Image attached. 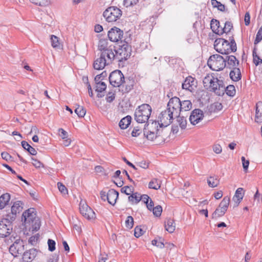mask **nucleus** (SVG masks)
I'll return each mask as SVG.
<instances>
[{
    "label": "nucleus",
    "instance_id": "nucleus-11",
    "mask_svg": "<svg viewBox=\"0 0 262 262\" xmlns=\"http://www.w3.org/2000/svg\"><path fill=\"white\" fill-rule=\"evenodd\" d=\"M110 84L114 87H119L125 83V78L121 71L116 70L111 73L109 76Z\"/></svg>",
    "mask_w": 262,
    "mask_h": 262
},
{
    "label": "nucleus",
    "instance_id": "nucleus-37",
    "mask_svg": "<svg viewBox=\"0 0 262 262\" xmlns=\"http://www.w3.org/2000/svg\"><path fill=\"white\" fill-rule=\"evenodd\" d=\"M256 50V47L255 46L253 50V57L254 63L256 66H258V64L262 63V59L257 54Z\"/></svg>",
    "mask_w": 262,
    "mask_h": 262
},
{
    "label": "nucleus",
    "instance_id": "nucleus-42",
    "mask_svg": "<svg viewBox=\"0 0 262 262\" xmlns=\"http://www.w3.org/2000/svg\"><path fill=\"white\" fill-rule=\"evenodd\" d=\"M211 3L212 5L214 8H217V9L221 11H225V6L221 3V2H218L216 0H211Z\"/></svg>",
    "mask_w": 262,
    "mask_h": 262
},
{
    "label": "nucleus",
    "instance_id": "nucleus-7",
    "mask_svg": "<svg viewBox=\"0 0 262 262\" xmlns=\"http://www.w3.org/2000/svg\"><path fill=\"white\" fill-rule=\"evenodd\" d=\"M226 59L219 54L210 56L207 61L208 67L212 70L219 71L222 70L226 66Z\"/></svg>",
    "mask_w": 262,
    "mask_h": 262
},
{
    "label": "nucleus",
    "instance_id": "nucleus-60",
    "mask_svg": "<svg viewBox=\"0 0 262 262\" xmlns=\"http://www.w3.org/2000/svg\"><path fill=\"white\" fill-rule=\"evenodd\" d=\"M141 133V130L138 127L134 128L132 132V136L133 137H137Z\"/></svg>",
    "mask_w": 262,
    "mask_h": 262
},
{
    "label": "nucleus",
    "instance_id": "nucleus-41",
    "mask_svg": "<svg viewBox=\"0 0 262 262\" xmlns=\"http://www.w3.org/2000/svg\"><path fill=\"white\" fill-rule=\"evenodd\" d=\"M226 210H222L221 208H216V210L212 213V218L217 219L219 217L222 216L226 212Z\"/></svg>",
    "mask_w": 262,
    "mask_h": 262
},
{
    "label": "nucleus",
    "instance_id": "nucleus-64",
    "mask_svg": "<svg viewBox=\"0 0 262 262\" xmlns=\"http://www.w3.org/2000/svg\"><path fill=\"white\" fill-rule=\"evenodd\" d=\"M2 158L7 161H8L12 158L7 152H2L1 154Z\"/></svg>",
    "mask_w": 262,
    "mask_h": 262
},
{
    "label": "nucleus",
    "instance_id": "nucleus-28",
    "mask_svg": "<svg viewBox=\"0 0 262 262\" xmlns=\"http://www.w3.org/2000/svg\"><path fill=\"white\" fill-rule=\"evenodd\" d=\"M180 113L183 112H186L190 110L192 108V103L190 100H186L181 101L180 100Z\"/></svg>",
    "mask_w": 262,
    "mask_h": 262
},
{
    "label": "nucleus",
    "instance_id": "nucleus-29",
    "mask_svg": "<svg viewBox=\"0 0 262 262\" xmlns=\"http://www.w3.org/2000/svg\"><path fill=\"white\" fill-rule=\"evenodd\" d=\"M10 200V195L9 193H6L3 194L0 196V209L4 207L8 204Z\"/></svg>",
    "mask_w": 262,
    "mask_h": 262
},
{
    "label": "nucleus",
    "instance_id": "nucleus-23",
    "mask_svg": "<svg viewBox=\"0 0 262 262\" xmlns=\"http://www.w3.org/2000/svg\"><path fill=\"white\" fill-rule=\"evenodd\" d=\"M110 64L106 59L100 55V57L94 61L93 67L95 70H100L104 69L106 66Z\"/></svg>",
    "mask_w": 262,
    "mask_h": 262
},
{
    "label": "nucleus",
    "instance_id": "nucleus-10",
    "mask_svg": "<svg viewBox=\"0 0 262 262\" xmlns=\"http://www.w3.org/2000/svg\"><path fill=\"white\" fill-rule=\"evenodd\" d=\"M13 221L7 216L0 221V237H5L10 234L12 231Z\"/></svg>",
    "mask_w": 262,
    "mask_h": 262
},
{
    "label": "nucleus",
    "instance_id": "nucleus-19",
    "mask_svg": "<svg viewBox=\"0 0 262 262\" xmlns=\"http://www.w3.org/2000/svg\"><path fill=\"white\" fill-rule=\"evenodd\" d=\"M23 209L22 203L20 201H16L14 203L11 207V213L7 215L11 221H14L16 218V215L21 211Z\"/></svg>",
    "mask_w": 262,
    "mask_h": 262
},
{
    "label": "nucleus",
    "instance_id": "nucleus-35",
    "mask_svg": "<svg viewBox=\"0 0 262 262\" xmlns=\"http://www.w3.org/2000/svg\"><path fill=\"white\" fill-rule=\"evenodd\" d=\"M230 198L228 196H225L219 205V208L227 211L230 203Z\"/></svg>",
    "mask_w": 262,
    "mask_h": 262
},
{
    "label": "nucleus",
    "instance_id": "nucleus-21",
    "mask_svg": "<svg viewBox=\"0 0 262 262\" xmlns=\"http://www.w3.org/2000/svg\"><path fill=\"white\" fill-rule=\"evenodd\" d=\"M99 54L105 58L106 61L110 64L113 63V62L116 60L115 49H113L112 50H108L106 51V52H101V53H99Z\"/></svg>",
    "mask_w": 262,
    "mask_h": 262
},
{
    "label": "nucleus",
    "instance_id": "nucleus-31",
    "mask_svg": "<svg viewBox=\"0 0 262 262\" xmlns=\"http://www.w3.org/2000/svg\"><path fill=\"white\" fill-rule=\"evenodd\" d=\"M165 229L169 233H173L175 230V225L173 220L168 219L165 223Z\"/></svg>",
    "mask_w": 262,
    "mask_h": 262
},
{
    "label": "nucleus",
    "instance_id": "nucleus-48",
    "mask_svg": "<svg viewBox=\"0 0 262 262\" xmlns=\"http://www.w3.org/2000/svg\"><path fill=\"white\" fill-rule=\"evenodd\" d=\"M134 219L132 216H128L125 221V226L127 228L130 229L134 226Z\"/></svg>",
    "mask_w": 262,
    "mask_h": 262
},
{
    "label": "nucleus",
    "instance_id": "nucleus-16",
    "mask_svg": "<svg viewBox=\"0 0 262 262\" xmlns=\"http://www.w3.org/2000/svg\"><path fill=\"white\" fill-rule=\"evenodd\" d=\"M197 86V81L191 76L187 77L182 83V88L191 92H193Z\"/></svg>",
    "mask_w": 262,
    "mask_h": 262
},
{
    "label": "nucleus",
    "instance_id": "nucleus-27",
    "mask_svg": "<svg viewBox=\"0 0 262 262\" xmlns=\"http://www.w3.org/2000/svg\"><path fill=\"white\" fill-rule=\"evenodd\" d=\"M230 72V77L234 81H237L241 79V73L239 68H232Z\"/></svg>",
    "mask_w": 262,
    "mask_h": 262
},
{
    "label": "nucleus",
    "instance_id": "nucleus-8",
    "mask_svg": "<svg viewBox=\"0 0 262 262\" xmlns=\"http://www.w3.org/2000/svg\"><path fill=\"white\" fill-rule=\"evenodd\" d=\"M122 15V11L118 7L111 6L107 8L103 13V16L108 23L117 21Z\"/></svg>",
    "mask_w": 262,
    "mask_h": 262
},
{
    "label": "nucleus",
    "instance_id": "nucleus-59",
    "mask_svg": "<svg viewBox=\"0 0 262 262\" xmlns=\"http://www.w3.org/2000/svg\"><path fill=\"white\" fill-rule=\"evenodd\" d=\"M152 244L160 248H163L164 247V245L162 242L158 241L156 239L152 241Z\"/></svg>",
    "mask_w": 262,
    "mask_h": 262
},
{
    "label": "nucleus",
    "instance_id": "nucleus-17",
    "mask_svg": "<svg viewBox=\"0 0 262 262\" xmlns=\"http://www.w3.org/2000/svg\"><path fill=\"white\" fill-rule=\"evenodd\" d=\"M204 117V114L200 109H195L191 113L189 117L190 123L193 125H195L200 122Z\"/></svg>",
    "mask_w": 262,
    "mask_h": 262
},
{
    "label": "nucleus",
    "instance_id": "nucleus-25",
    "mask_svg": "<svg viewBox=\"0 0 262 262\" xmlns=\"http://www.w3.org/2000/svg\"><path fill=\"white\" fill-rule=\"evenodd\" d=\"M255 120L257 123H262V102L256 103Z\"/></svg>",
    "mask_w": 262,
    "mask_h": 262
},
{
    "label": "nucleus",
    "instance_id": "nucleus-51",
    "mask_svg": "<svg viewBox=\"0 0 262 262\" xmlns=\"http://www.w3.org/2000/svg\"><path fill=\"white\" fill-rule=\"evenodd\" d=\"M144 231L141 227L137 226L134 230V235L136 237H139L144 234Z\"/></svg>",
    "mask_w": 262,
    "mask_h": 262
},
{
    "label": "nucleus",
    "instance_id": "nucleus-18",
    "mask_svg": "<svg viewBox=\"0 0 262 262\" xmlns=\"http://www.w3.org/2000/svg\"><path fill=\"white\" fill-rule=\"evenodd\" d=\"M113 49H115V46L112 44H110L107 39H101L99 41L98 45V50L99 51V53L106 52V51L108 50H112Z\"/></svg>",
    "mask_w": 262,
    "mask_h": 262
},
{
    "label": "nucleus",
    "instance_id": "nucleus-40",
    "mask_svg": "<svg viewBox=\"0 0 262 262\" xmlns=\"http://www.w3.org/2000/svg\"><path fill=\"white\" fill-rule=\"evenodd\" d=\"M75 112L79 117H83L85 115L86 110L83 106L78 105L75 110Z\"/></svg>",
    "mask_w": 262,
    "mask_h": 262
},
{
    "label": "nucleus",
    "instance_id": "nucleus-47",
    "mask_svg": "<svg viewBox=\"0 0 262 262\" xmlns=\"http://www.w3.org/2000/svg\"><path fill=\"white\" fill-rule=\"evenodd\" d=\"M106 89V84L104 82H102L96 84V91L101 93Z\"/></svg>",
    "mask_w": 262,
    "mask_h": 262
},
{
    "label": "nucleus",
    "instance_id": "nucleus-14",
    "mask_svg": "<svg viewBox=\"0 0 262 262\" xmlns=\"http://www.w3.org/2000/svg\"><path fill=\"white\" fill-rule=\"evenodd\" d=\"M174 117V115H171L170 112L168 110L162 111L159 116V120L158 121L159 123V127H166L169 125Z\"/></svg>",
    "mask_w": 262,
    "mask_h": 262
},
{
    "label": "nucleus",
    "instance_id": "nucleus-52",
    "mask_svg": "<svg viewBox=\"0 0 262 262\" xmlns=\"http://www.w3.org/2000/svg\"><path fill=\"white\" fill-rule=\"evenodd\" d=\"M57 187L59 190L63 194H68V189L66 187V186L63 185L61 182L57 183Z\"/></svg>",
    "mask_w": 262,
    "mask_h": 262
},
{
    "label": "nucleus",
    "instance_id": "nucleus-45",
    "mask_svg": "<svg viewBox=\"0 0 262 262\" xmlns=\"http://www.w3.org/2000/svg\"><path fill=\"white\" fill-rule=\"evenodd\" d=\"M177 121L179 122V124L182 129H185L187 125V121L184 117H180L179 115Z\"/></svg>",
    "mask_w": 262,
    "mask_h": 262
},
{
    "label": "nucleus",
    "instance_id": "nucleus-54",
    "mask_svg": "<svg viewBox=\"0 0 262 262\" xmlns=\"http://www.w3.org/2000/svg\"><path fill=\"white\" fill-rule=\"evenodd\" d=\"M115 93L113 92H109L106 97V100L107 102H112L115 98Z\"/></svg>",
    "mask_w": 262,
    "mask_h": 262
},
{
    "label": "nucleus",
    "instance_id": "nucleus-36",
    "mask_svg": "<svg viewBox=\"0 0 262 262\" xmlns=\"http://www.w3.org/2000/svg\"><path fill=\"white\" fill-rule=\"evenodd\" d=\"M161 186L160 184L159 183L157 179H152L149 183L148 187L150 189H153L158 190L160 189Z\"/></svg>",
    "mask_w": 262,
    "mask_h": 262
},
{
    "label": "nucleus",
    "instance_id": "nucleus-55",
    "mask_svg": "<svg viewBox=\"0 0 262 262\" xmlns=\"http://www.w3.org/2000/svg\"><path fill=\"white\" fill-rule=\"evenodd\" d=\"M212 108L214 110L215 112H218L222 110L223 105L220 102H216L214 103L212 105Z\"/></svg>",
    "mask_w": 262,
    "mask_h": 262
},
{
    "label": "nucleus",
    "instance_id": "nucleus-26",
    "mask_svg": "<svg viewBox=\"0 0 262 262\" xmlns=\"http://www.w3.org/2000/svg\"><path fill=\"white\" fill-rule=\"evenodd\" d=\"M225 59H226L227 62L228 67L230 69L237 68L239 64L238 60L234 56H228Z\"/></svg>",
    "mask_w": 262,
    "mask_h": 262
},
{
    "label": "nucleus",
    "instance_id": "nucleus-4",
    "mask_svg": "<svg viewBox=\"0 0 262 262\" xmlns=\"http://www.w3.org/2000/svg\"><path fill=\"white\" fill-rule=\"evenodd\" d=\"M159 123L156 121L149 122L143 129L144 136L148 140L154 141L162 137V129L159 126Z\"/></svg>",
    "mask_w": 262,
    "mask_h": 262
},
{
    "label": "nucleus",
    "instance_id": "nucleus-32",
    "mask_svg": "<svg viewBox=\"0 0 262 262\" xmlns=\"http://www.w3.org/2000/svg\"><path fill=\"white\" fill-rule=\"evenodd\" d=\"M210 27L213 32L221 35V29H220V22L216 19H212L211 20Z\"/></svg>",
    "mask_w": 262,
    "mask_h": 262
},
{
    "label": "nucleus",
    "instance_id": "nucleus-50",
    "mask_svg": "<svg viewBox=\"0 0 262 262\" xmlns=\"http://www.w3.org/2000/svg\"><path fill=\"white\" fill-rule=\"evenodd\" d=\"M153 211L154 214L158 217L161 215V213L162 212V208L160 205H158L154 208L152 210Z\"/></svg>",
    "mask_w": 262,
    "mask_h": 262
},
{
    "label": "nucleus",
    "instance_id": "nucleus-5",
    "mask_svg": "<svg viewBox=\"0 0 262 262\" xmlns=\"http://www.w3.org/2000/svg\"><path fill=\"white\" fill-rule=\"evenodd\" d=\"M152 109L148 104H143L136 108L134 117L135 120L140 123L146 122L151 115Z\"/></svg>",
    "mask_w": 262,
    "mask_h": 262
},
{
    "label": "nucleus",
    "instance_id": "nucleus-44",
    "mask_svg": "<svg viewBox=\"0 0 262 262\" xmlns=\"http://www.w3.org/2000/svg\"><path fill=\"white\" fill-rule=\"evenodd\" d=\"M51 45L54 48H58L59 47V42L58 38L54 35L51 36Z\"/></svg>",
    "mask_w": 262,
    "mask_h": 262
},
{
    "label": "nucleus",
    "instance_id": "nucleus-24",
    "mask_svg": "<svg viewBox=\"0 0 262 262\" xmlns=\"http://www.w3.org/2000/svg\"><path fill=\"white\" fill-rule=\"evenodd\" d=\"M119 192L113 189H110L107 192V201L112 205H114L118 198Z\"/></svg>",
    "mask_w": 262,
    "mask_h": 262
},
{
    "label": "nucleus",
    "instance_id": "nucleus-33",
    "mask_svg": "<svg viewBox=\"0 0 262 262\" xmlns=\"http://www.w3.org/2000/svg\"><path fill=\"white\" fill-rule=\"evenodd\" d=\"M141 194L138 192H134L128 196V201L132 202L133 204H138L140 201H141Z\"/></svg>",
    "mask_w": 262,
    "mask_h": 262
},
{
    "label": "nucleus",
    "instance_id": "nucleus-49",
    "mask_svg": "<svg viewBox=\"0 0 262 262\" xmlns=\"http://www.w3.org/2000/svg\"><path fill=\"white\" fill-rule=\"evenodd\" d=\"M262 40V26L260 27V28L259 29L256 35V38L254 40V45H256L257 43H258L260 41Z\"/></svg>",
    "mask_w": 262,
    "mask_h": 262
},
{
    "label": "nucleus",
    "instance_id": "nucleus-62",
    "mask_svg": "<svg viewBox=\"0 0 262 262\" xmlns=\"http://www.w3.org/2000/svg\"><path fill=\"white\" fill-rule=\"evenodd\" d=\"M137 164L138 166L144 169H147L149 166V163L144 160L138 162Z\"/></svg>",
    "mask_w": 262,
    "mask_h": 262
},
{
    "label": "nucleus",
    "instance_id": "nucleus-58",
    "mask_svg": "<svg viewBox=\"0 0 262 262\" xmlns=\"http://www.w3.org/2000/svg\"><path fill=\"white\" fill-rule=\"evenodd\" d=\"M241 160L242 161L243 167L244 171H246L249 167V160H246L244 157H242L241 158Z\"/></svg>",
    "mask_w": 262,
    "mask_h": 262
},
{
    "label": "nucleus",
    "instance_id": "nucleus-53",
    "mask_svg": "<svg viewBox=\"0 0 262 262\" xmlns=\"http://www.w3.org/2000/svg\"><path fill=\"white\" fill-rule=\"evenodd\" d=\"M39 237V234L38 233L32 236L29 239V243H30L32 245H35L37 243Z\"/></svg>",
    "mask_w": 262,
    "mask_h": 262
},
{
    "label": "nucleus",
    "instance_id": "nucleus-6",
    "mask_svg": "<svg viewBox=\"0 0 262 262\" xmlns=\"http://www.w3.org/2000/svg\"><path fill=\"white\" fill-rule=\"evenodd\" d=\"M10 239L14 242L9 247V252L14 257H17L24 251L25 242L14 234L11 236Z\"/></svg>",
    "mask_w": 262,
    "mask_h": 262
},
{
    "label": "nucleus",
    "instance_id": "nucleus-61",
    "mask_svg": "<svg viewBox=\"0 0 262 262\" xmlns=\"http://www.w3.org/2000/svg\"><path fill=\"white\" fill-rule=\"evenodd\" d=\"M213 150L217 154H221L222 151V148L220 144H215L213 146Z\"/></svg>",
    "mask_w": 262,
    "mask_h": 262
},
{
    "label": "nucleus",
    "instance_id": "nucleus-56",
    "mask_svg": "<svg viewBox=\"0 0 262 262\" xmlns=\"http://www.w3.org/2000/svg\"><path fill=\"white\" fill-rule=\"evenodd\" d=\"M49 250L52 252L55 249V242L54 241L49 239L48 241Z\"/></svg>",
    "mask_w": 262,
    "mask_h": 262
},
{
    "label": "nucleus",
    "instance_id": "nucleus-2",
    "mask_svg": "<svg viewBox=\"0 0 262 262\" xmlns=\"http://www.w3.org/2000/svg\"><path fill=\"white\" fill-rule=\"evenodd\" d=\"M22 220L24 221L25 226L29 227L32 231H36L40 229V221L33 208H30L23 213Z\"/></svg>",
    "mask_w": 262,
    "mask_h": 262
},
{
    "label": "nucleus",
    "instance_id": "nucleus-12",
    "mask_svg": "<svg viewBox=\"0 0 262 262\" xmlns=\"http://www.w3.org/2000/svg\"><path fill=\"white\" fill-rule=\"evenodd\" d=\"M79 211L82 216L88 220H93L96 218L95 212L84 201H81L79 203Z\"/></svg>",
    "mask_w": 262,
    "mask_h": 262
},
{
    "label": "nucleus",
    "instance_id": "nucleus-39",
    "mask_svg": "<svg viewBox=\"0 0 262 262\" xmlns=\"http://www.w3.org/2000/svg\"><path fill=\"white\" fill-rule=\"evenodd\" d=\"M226 94L230 97H233L235 95L236 90L235 86L233 85H229L225 88V91Z\"/></svg>",
    "mask_w": 262,
    "mask_h": 262
},
{
    "label": "nucleus",
    "instance_id": "nucleus-22",
    "mask_svg": "<svg viewBox=\"0 0 262 262\" xmlns=\"http://www.w3.org/2000/svg\"><path fill=\"white\" fill-rule=\"evenodd\" d=\"M243 191V189L242 188H238L236 190L235 194L232 198L233 208L237 207L243 200L244 196Z\"/></svg>",
    "mask_w": 262,
    "mask_h": 262
},
{
    "label": "nucleus",
    "instance_id": "nucleus-34",
    "mask_svg": "<svg viewBox=\"0 0 262 262\" xmlns=\"http://www.w3.org/2000/svg\"><path fill=\"white\" fill-rule=\"evenodd\" d=\"M207 183L210 187H215L219 185L220 181L217 176H210L207 179Z\"/></svg>",
    "mask_w": 262,
    "mask_h": 262
},
{
    "label": "nucleus",
    "instance_id": "nucleus-20",
    "mask_svg": "<svg viewBox=\"0 0 262 262\" xmlns=\"http://www.w3.org/2000/svg\"><path fill=\"white\" fill-rule=\"evenodd\" d=\"M37 250L35 248H32L29 250L25 252L23 256L24 262H31L36 256Z\"/></svg>",
    "mask_w": 262,
    "mask_h": 262
},
{
    "label": "nucleus",
    "instance_id": "nucleus-30",
    "mask_svg": "<svg viewBox=\"0 0 262 262\" xmlns=\"http://www.w3.org/2000/svg\"><path fill=\"white\" fill-rule=\"evenodd\" d=\"M132 121V117L130 116H127L122 118L119 122V125L121 129H124L128 127Z\"/></svg>",
    "mask_w": 262,
    "mask_h": 262
},
{
    "label": "nucleus",
    "instance_id": "nucleus-15",
    "mask_svg": "<svg viewBox=\"0 0 262 262\" xmlns=\"http://www.w3.org/2000/svg\"><path fill=\"white\" fill-rule=\"evenodd\" d=\"M107 35L111 41L118 42L123 38V32L119 28L114 27L108 32Z\"/></svg>",
    "mask_w": 262,
    "mask_h": 262
},
{
    "label": "nucleus",
    "instance_id": "nucleus-3",
    "mask_svg": "<svg viewBox=\"0 0 262 262\" xmlns=\"http://www.w3.org/2000/svg\"><path fill=\"white\" fill-rule=\"evenodd\" d=\"M230 42L223 38L216 39L214 41V49L222 54H228L236 51V44L233 37L229 38Z\"/></svg>",
    "mask_w": 262,
    "mask_h": 262
},
{
    "label": "nucleus",
    "instance_id": "nucleus-43",
    "mask_svg": "<svg viewBox=\"0 0 262 262\" xmlns=\"http://www.w3.org/2000/svg\"><path fill=\"white\" fill-rule=\"evenodd\" d=\"M232 28L233 26L232 23L229 21H226L225 23L224 27L223 29H221V35L223 34L224 33H227L229 32Z\"/></svg>",
    "mask_w": 262,
    "mask_h": 262
},
{
    "label": "nucleus",
    "instance_id": "nucleus-57",
    "mask_svg": "<svg viewBox=\"0 0 262 262\" xmlns=\"http://www.w3.org/2000/svg\"><path fill=\"white\" fill-rule=\"evenodd\" d=\"M138 2V0H124V5L126 7L136 5Z\"/></svg>",
    "mask_w": 262,
    "mask_h": 262
},
{
    "label": "nucleus",
    "instance_id": "nucleus-13",
    "mask_svg": "<svg viewBox=\"0 0 262 262\" xmlns=\"http://www.w3.org/2000/svg\"><path fill=\"white\" fill-rule=\"evenodd\" d=\"M180 99L177 97H172L167 104V110L170 112L171 115L178 117L180 114Z\"/></svg>",
    "mask_w": 262,
    "mask_h": 262
},
{
    "label": "nucleus",
    "instance_id": "nucleus-9",
    "mask_svg": "<svg viewBox=\"0 0 262 262\" xmlns=\"http://www.w3.org/2000/svg\"><path fill=\"white\" fill-rule=\"evenodd\" d=\"M131 47L126 42L120 46L118 50L115 49L116 61L121 62L126 60L131 55Z\"/></svg>",
    "mask_w": 262,
    "mask_h": 262
},
{
    "label": "nucleus",
    "instance_id": "nucleus-46",
    "mask_svg": "<svg viewBox=\"0 0 262 262\" xmlns=\"http://www.w3.org/2000/svg\"><path fill=\"white\" fill-rule=\"evenodd\" d=\"M134 191V188L132 186H125L122 187L121 189V192L124 193L126 195H130Z\"/></svg>",
    "mask_w": 262,
    "mask_h": 262
},
{
    "label": "nucleus",
    "instance_id": "nucleus-63",
    "mask_svg": "<svg viewBox=\"0 0 262 262\" xmlns=\"http://www.w3.org/2000/svg\"><path fill=\"white\" fill-rule=\"evenodd\" d=\"M58 133L59 136L62 138V139H65L67 138V132L62 128L58 129Z\"/></svg>",
    "mask_w": 262,
    "mask_h": 262
},
{
    "label": "nucleus",
    "instance_id": "nucleus-1",
    "mask_svg": "<svg viewBox=\"0 0 262 262\" xmlns=\"http://www.w3.org/2000/svg\"><path fill=\"white\" fill-rule=\"evenodd\" d=\"M204 86L218 96H223L225 91V86L222 80L214 77L212 74H208L204 78Z\"/></svg>",
    "mask_w": 262,
    "mask_h": 262
},
{
    "label": "nucleus",
    "instance_id": "nucleus-38",
    "mask_svg": "<svg viewBox=\"0 0 262 262\" xmlns=\"http://www.w3.org/2000/svg\"><path fill=\"white\" fill-rule=\"evenodd\" d=\"M31 3L40 7H46L50 4L49 0H29Z\"/></svg>",
    "mask_w": 262,
    "mask_h": 262
}]
</instances>
